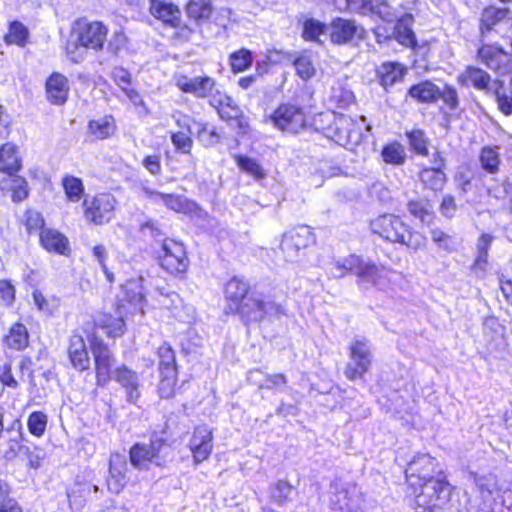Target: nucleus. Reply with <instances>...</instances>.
<instances>
[{"instance_id":"f257e3e1","label":"nucleus","mask_w":512,"mask_h":512,"mask_svg":"<svg viewBox=\"0 0 512 512\" xmlns=\"http://www.w3.org/2000/svg\"><path fill=\"white\" fill-rule=\"evenodd\" d=\"M371 231L390 243H398L413 250L425 246L426 238L413 231L400 217L394 214L379 215L370 222Z\"/></svg>"},{"instance_id":"f03ea898","label":"nucleus","mask_w":512,"mask_h":512,"mask_svg":"<svg viewBox=\"0 0 512 512\" xmlns=\"http://www.w3.org/2000/svg\"><path fill=\"white\" fill-rule=\"evenodd\" d=\"M410 491L414 496L417 512H439L448 506L453 487L442 474Z\"/></svg>"},{"instance_id":"7ed1b4c3","label":"nucleus","mask_w":512,"mask_h":512,"mask_svg":"<svg viewBox=\"0 0 512 512\" xmlns=\"http://www.w3.org/2000/svg\"><path fill=\"white\" fill-rule=\"evenodd\" d=\"M231 312L238 314L245 325L260 322L266 316L280 317L284 314L282 305L265 299L261 294L253 291Z\"/></svg>"},{"instance_id":"20e7f679","label":"nucleus","mask_w":512,"mask_h":512,"mask_svg":"<svg viewBox=\"0 0 512 512\" xmlns=\"http://www.w3.org/2000/svg\"><path fill=\"white\" fill-rule=\"evenodd\" d=\"M439 463L426 453L415 455L407 464L405 470L406 482L409 490L419 488L420 485L442 475Z\"/></svg>"},{"instance_id":"39448f33","label":"nucleus","mask_w":512,"mask_h":512,"mask_svg":"<svg viewBox=\"0 0 512 512\" xmlns=\"http://www.w3.org/2000/svg\"><path fill=\"white\" fill-rule=\"evenodd\" d=\"M91 351L95 363L96 383L104 387L112 380L116 357L108 345L98 338H94L91 342Z\"/></svg>"},{"instance_id":"423d86ee","label":"nucleus","mask_w":512,"mask_h":512,"mask_svg":"<svg viewBox=\"0 0 512 512\" xmlns=\"http://www.w3.org/2000/svg\"><path fill=\"white\" fill-rule=\"evenodd\" d=\"M314 235L307 225H299L285 232L280 248L287 261H296L301 250L314 242Z\"/></svg>"},{"instance_id":"0eeeda50","label":"nucleus","mask_w":512,"mask_h":512,"mask_svg":"<svg viewBox=\"0 0 512 512\" xmlns=\"http://www.w3.org/2000/svg\"><path fill=\"white\" fill-rule=\"evenodd\" d=\"M270 119L276 128L291 134L298 133L306 125L303 109L293 104H281Z\"/></svg>"},{"instance_id":"6e6552de","label":"nucleus","mask_w":512,"mask_h":512,"mask_svg":"<svg viewBox=\"0 0 512 512\" xmlns=\"http://www.w3.org/2000/svg\"><path fill=\"white\" fill-rule=\"evenodd\" d=\"M75 32L80 46L100 51L103 49L108 29L100 21L89 22L82 19L77 21Z\"/></svg>"},{"instance_id":"1a4fd4ad","label":"nucleus","mask_w":512,"mask_h":512,"mask_svg":"<svg viewBox=\"0 0 512 512\" xmlns=\"http://www.w3.org/2000/svg\"><path fill=\"white\" fill-rule=\"evenodd\" d=\"M159 261L161 267L172 275L184 274L189 264L184 246L172 240H164Z\"/></svg>"},{"instance_id":"9d476101","label":"nucleus","mask_w":512,"mask_h":512,"mask_svg":"<svg viewBox=\"0 0 512 512\" xmlns=\"http://www.w3.org/2000/svg\"><path fill=\"white\" fill-rule=\"evenodd\" d=\"M116 200L107 193L98 194L83 202L85 218L96 225H102L112 219Z\"/></svg>"},{"instance_id":"9b49d317","label":"nucleus","mask_w":512,"mask_h":512,"mask_svg":"<svg viewBox=\"0 0 512 512\" xmlns=\"http://www.w3.org/2000/svg\"><path fill=\"white\" fill-rule=\"evenodd\" d=\"M478 57L485 66L499 74L512 70V56L497 45H482Z\"/></svg>"},{"instance_id":"f8f14e48","label":"nucleus","mask_w":512,"mask_h":512,"mask_svg":"<svg viewBox=\"0 0 512 512\" xmlns=\"http://www.w3.org/2000/svg\"><path fill=\"white\" fill-rule=\"evenodd\" d=\"M213 433L207 425H200L194 428L189 441V447L196 464L207 460L213 450Z\"/></svg>"},{"instance_id":"ddd939ff","label":"nucleus","mask_w":512,"mask_h":512,"mask_svg":"<svg viewBox=\"0 0 512 512\" xmlns=\"http://www.w3.org/2000/svg\"><path fill=\"white\" fill-rule=\"evenodd\" d=\"M112 380L116 381L126 393V399L131 404H136L141 396V381L139 374L122 364L114 369Z\"/></svg>"},{"instance_id":"4468645a","label":"nucleus","mask_w":512,"mask_h":512,"mask_svg":"<svg viewBox=\"0 0 512 512\" xmlns=\"http://www.w3.org/2000/svg\"><path fill=\"white\" fill-rule=\"evenodd\" d=\"M149 11L151 15L160 20L163 24L178 28L182 23V12L180 8L166 0H149Z\"/></svg>"},{"instance_id":"2eb2a0df","label":"nucleus","mask_w":512,"mask_h":512,"mask_svg":"<svg viewBox=\"0 0 512 512\" xmlns=\"http://www.w3.org/2000/svg\"><path fill=\"white\" fill-rule=\"evenodd\" d=\"M178 85L183 92L193 94L197 98L211 97L213 99L219 91L216 87V81L209 76L185 78Z\"/></svg>"},{"instance_id":"dca6fc26","label":"nucleus","mask_w":512,"mask_h":512,"mask_svg":"<svg viewBox=\"0 0 512 512\" xmlns=\"http://www.w3.org/2000/svg\"><path fill=\"white\" fill-rule=\"evenodd\" d=\"M67 352L70 363L74 369L80 372L89 369L90 357L85 340L81 335H71Z\"/></svg>"},{"instance_id":"f3484780","label":"nucleus","mask_w":512,"mask_h":512,"mask_svg":"<svg viewBox=\"0 0 512 512\" xmlns=\"http://www.w3.org/2000/svg\"><path fill=\"white\" fill-rule=\"evenodd\" d=\"M185 12L189 20L196 26L212 21L216 12L211 0H189L185 5Z\"/></svg>"},{"instance_id":"a211bd4d","label":"nucleus","mask_w":512,"mask_h":512,"mask_svg":"<svg viewBox=\"0 0 512 512\" xmlns=\"http://www.w3.org/2000/svg\"><path fill=\"white\" fill-rule=\"evenodd\" d=\"M68 79L57 72H54L46 81V94L48 100L55 105H61L68 98Z\"/></svg>"},{"instance_id":"6ab92c4d","label":"nucleus","mask_w":512,"mask_h":512,"mask_svg":"<svg viewBox=\"0 0 512 512\" xmlns=\"http://www.w3.org/2000/svg\"><path fill=\"white\" fill-rule=\"evenodd\" d=\"M151 458H153V464L158 467H164L173 458V449L168 443L167 439L159 435L157 432H153L150 436V442L147 444Z\"/></svg>"},{"instance_id":"aec40b11","label":"nucleus","mask_w":512,"mask_h":512,"mask_svg":"<svg viewBox=\"0 0 512 512\" xmlns=\"http://www.w3.org/2000/svg\"><path fill=\"white\" fill-rule=\"evenodd\" d=\"M250 285L247 281L240 277H233L225 286V297L229 302L228 308L232 311L236 308L244 298L250 294Z\"/></svg>"},{"instance_id":"412c9836","label":"nucleus","mask_w":512,"mask_h":512,"mask_svg":"<svg viewBox=\"0 0 512 512\" xmlns=\"http://www.w3.org/2000/svg\"><path fill=\"white\" fill-rule=\"evenodd\" d=\"M42 246L50 252L67 255L69 252L68 239L60 232L52 229H42L40 232Z\"/></svg>"},{"instance_id":"4be33fe9","label":"nucleus","mask_w":512,"mask_h":512,"mask_svg":"<svg viewBox=\"0 0 512 512\" xmlns=\"http://www.w3.org/2000/svg\"><path fill=\"white\" fill-rule=\"evenodd\" d=\"M210 104L217 109L220 118L224 121H231L239 117L242 112L231 96L222 94L220 91H217V96L211 99Z\"/></svg>"},{"instance_id":"5701e85b","label":"nucleus","mask_w":512,"mask_h":512,"mask_svg":"<svg viewBox=\"0 0 512 512\" xmlns=\"http://www.w3.org/2000/svg\"><path fill=\"white\" fill-rule=\"evenodd\" d=\"M127 470L126 460L120 455L110 459L108 488L114 493H119L125 485V473Z\"/></svg>"},{"instance_id":"b1692460","label":"nucleus","mask_w":512,"mask_h":512,"mask_svg":"<svg viewBox=\"0 0 512 512\" xmlns=\"http://www.w3.org/2000/svg\"><path fill=\"white\" fill-rule=\"evenodd\" d=\"M0 189L11 192L14 202H20L28 197V184L25 178L16 176L15 173L6 175L0 180Z\"/></svg>"},{"instance_id":"393cba45","label":"nucleus","mask_w":512,"mask_h":512,"mask_svg":"<svg viewBox=\"0 0 512 512\" xmlns=\"http://www.w3.org/2000/svg\"><path fill=\"white\" fill-rule=\"evenodd\" d=\"M21 168L17 146L7 142L0 147V172L10 175Z\"/></svg>"},{"instance_id":"a878e982","label":"nucleus","mask_w":512,"mask_h":512,"mask_svg":"<svg viewBox=\"0 0 512 512\" xmlns=\"http://www.w3.org/2000/svg\"><path fill=\"white\" fill-rule=\"evenodd\" d=\"M509 15L508 8H498L495 6L483 9L480 18V30L483 36L492 31L497 25L507 19Z\"/></svg>"},{"instance_id":"bb28decb","label":"nucleus","mask_w":512,"mask_h":512,"mask_svg":"<svg viewBox=\"0 0 512 512\" xmlns=\"http://www.w3.org/2000/svg\"><path fill=\"white\" fill-rule=\"evenodd\" d=\"M142 191L144 195L155 203H163L167 208L181 212L186 207V199L182 196L175 194H165L159 191H155L149 187H143Z\"/></svg>"},{"instance_id":"cd10ccee","label":"nucleus","mask_w":512,"mask_h":512,"mask_svg":"<svg viewBox=\"0 0 512 512\" xmlns=\"http://www.w3.org/2000/svg\"><path fill=\"white\" fill-rule=\"evenodd\" d=\"M459 79L463 84L472 85L478 90L490 91L493 89V86H490V75L480 68H466V70L459 76Z\"/></svg>"},{"instance_id":"c85d7f7f","label":"nucleus","mask_w":512,"mask_h":512,"mask_svg":"<svg viewBox=\"0 0 512 512\" xmlns=\"http://www.w3.org/2000/svg\"><path fill=\"white\" fill-rule=\"evenodd\" d=\"M354 378L365 373L372 363L370 346L365 341L354 342Z\"/></svg>"},{"instance_id":"c756f323","label":"nucleus","mask_w":512,"mask_h":512,"mask_svg":"<svg viewBox=\"0 0 512 512\" xmlns=\"http://www.w3.org/2000/svg\"><path fill=\"white\" fill-rule=\"evenodd\" d=\"M354 274L358 277L359 285H380V271L374 264L361 260H357V263L354 261Z\"/></svg>"},{"instance_id":"7c9ffc66","label":"nucleus","mask_w":512,"mask_h":512,"mask_svg":"<svg viewBox=\"0 0 512 512\" xmlns=\"http://www.w3.org/2000/svg\"><path fill=\"white\" fill-rule=\"evenodd\" d=\"M96 325L110 338L120 337L126 331L125 321L121 316L103 314L97 318Z\"/></svg>"},{"instance_id":"2f4dec72","label":"nucleus","mask_w":512,"mask_h":512,"mask_svg":"<svg viewBox=\"0 0 512 512\" xmlns=\"http://www.w3.org/2000/svg\"><path fill=\"white\" fill-rule=\"evenodd\" d=\"M88 129L96 139L103 140L112 136L116 131L115 120L111 115H105L99 119L90 120Z\"/></svg>"},{"instance_id":"473e14b6","label":"nucleus","mask_w":512,"mask_h":512,"mask_svg":"<svg viewBox=\"0 0 512 512\" xmlns=\"http://www.w3.org/2000/svg\"><path fill=\"white\" fill-rule=\"evenodd\" d=\"M129 460L131 465L138 470H148L150 464H153L150 449L144 443H135L130 448Z\"/></svg>"},{"instance_id":"72a5a7b5","label":"nucleus","mask_w":512,"mask_h":512,"mask_svg":"<svg viewBox=\"0 0 512 512\" xmlns=\"http://www.w3.org/2000/svg\"><path fill=\"white\" fill-rule=\"evenodd\" d=\"M4 342L14 350H22L28 346L29 334L26 326L22 323H14L5 336Z\"/></svg>"},{"instance_id":"f704fd0d","label":"nucleus","mask_w":512,"mask_h":512,"mask_svg":"<svg viewBox=\"0 0 512 512\" xmlns=\"http://www.w3.org/2000/svg\"><path fill=\"white\" fill-rule=\"evenodd\" d=\"M413 16L405 14L395 25L394 38L402 45L413 46L416 43L414 32L411 29Z\"/></svg>"},{"instance_id":"c9c22d12","label":"nucleus","mask_w":512,"mask_h":512,"mask_svg":"<svg viewBox=\"0 0 512 512\" xmlns=\"http://www.w3.org/2000/svg\"><path fill=\"white\" fill-rule=\"evenodd\" d=\"M381 157L386 164L401 166L406 162L407 152L401 143L393 141L383 146Z\"/></svg>"},{"instance_id":"e433bc0d","label":"nucleus","mask_w":512,"mask_h":512,"mask_svg":"<svg viewBox=\"0 0 512 512\" xmlns=\"http://www.w3.org/2000/svg\"><path fill=\"white\" fill-rule=\"evenodd\" d=\"M409 95L420 102H433L440 96L439 88L430 81H424L412 86Z\"/></svg>"},{"instance_id":"4c0bfd02","label":"nucleus","mask_w":512,"mask_h":512,"mask_svg":"<svg viewBox=\"0 0 512 512\" xmlns=\"http://www.w3.org/2000/svg\"><path fill=\"white\" fill-rule=\"evenodd\" d=\"M328 33V27L326 24L310 18L307 19L303 24L302 37L306 41L315 42L317 44H323L324 41L321 39L322 36L326 37Z\"/></svg>"},{"instance_id":"58836bf2","label":"nucleus","mask_w":512,"mask_h":512,"mask_svg":"<svg viewBox=\"0 0 512 512\" xmlns=\"http://www.w3.org/2000/svg\"><path fill=\"white\" fill-rule=\"evenodd\" d=\"M419 178L427 188L434 191L442 190L446 183V175L439 167L423 169Z\"/></svg>"},{"instance_id":"ea45409f","label":"nucleus","mask_w":512,"mask_h":512,"mask_svg":"<svg viewBox=\"0 0 512 512\" xmlns=\"http://www.w3.org/2000/svg\"><path fill=\"white\" fill-rule=\"evenodd\" d=\"M295 488L286 480H279L270 488V498L278 506H284L293 500Z\"/></svg>"},{"instance_id":"a19ab883","label":"nucleus","mask_w":512,"mask_h":512,"mask_svg":"<svg viewBox=\"0 0 512 512\" xmlns=\"http://www.w3.org/2000/svg\"><path fill=\"white\" fill-rule=\"evenodd\" d=\"M405 74V68L398 63H384L379 69L381 84L387 88L400 81Z\"/></svg>"},{"instance_id":"79ce46f5","label":"nucleus","mask_w":512,"mask_h":512,"mask_svg":"<svg viewBox=\"0 0 512 512\" xmlns=\"http://www.w3.org/2000/svg\"><path fill=\"white\" fill-rule=\"evenodd\" d=\"M493 91L499 110L506 116L512 114V89L500 81L493 82Z\"/></svg>"},{"instance_id":"37998d69","label":"nucleus","mask_w":512,"mask_h":512,"mask_svg":"<svg viewBox=\"0 0 512 512\" xmlns=\"http://www.w3.org/2000/svg\"><path fill=\"white\" fill-rule=\"evenodd\" d=\"M479 160L481 167L491 174L498 171L501 162L498 149L490 146H485L481 149Z\"/></svg>"},{"instance_id":"c03bdc74","label":"nucleus","mask_w":512,"mask_h":512,"mask_svg":"<svg viewBox=\"0 0 512 512\" xmlns=\"http://www.w3.org/2000/svg\"><path fill=\"white\" fill-rule=\"evenodd\" d=\"M352 39V23L341 18L332 22L331 40L334 43L342 44Z\"/></svg>"},{"instance_id":"a18cd8bd","label":"nucleus","mask_w":512,"mask_h":512,"mask_svg":"<svg viewBox=\"0 0 512 512\" xmlns=\"http://www.w3.org/2000/svg\"><path fill=\"white\" fill-rule=\"evenodd\" d=\"M177 374V370H172L170 368H168V371L160 372L158 393L161 398L169 399L174 396Z\"/></svg>"},{"instance_id":"49530a36","label":"nucleus","mask_w":512,"mask_h":512,"mask_svg":"<svg viewBox=\"0 0 512 512\" xmlns=\"http://www.w3.org/2000/svg\"><path fill=\"white\" fill-rule=\"evenodd\" d=\"M29 36L28 28L19 21H12L9 25V31L5 35V41L8 44H16L23 47Z\"/></svg>"},{"instance_id":"de8ad7c7","label":"nucleus","mask_w":512,"mask_h":512,"mask_svg":"<svg viewBox=\"0 0 512 512\" xmlns=\"http://www.w3.org/2000/svg\"><path fill=\"white\" fill-rule=\"evenodd\" d=\"M231 69L234 73H240L247 70L253 63V57L250 50L242 48L233 52L229 57Z\"/></svg>"},{"instance_id":"09e8293b","label":"nucleus","mask_w":512,"mask_h":512,"mask_svg":"<svg viewBox=\"0 0 512 512\" xmlns=\"http://www.w3.org/2000/svg\"><path fill=\"white\" fill-rule=\"evenodd\" d=\"M408 210L412 216L419 219L422 223L429 224L433 219L432 207L425 200H411L408 203Z\"/></svg>"},{"instance_id":"8fccbe9b","label":"nucleus","mask_w":512,"mask_h":512,"mask_svg":"<svg viewBox=\"0 0 512 512\" xmlns=\"http://www.w3.org/2000/svg\"><path fill=\"white\" fill-rule=\"evenodd\" d=\"M62 185L67 198L72 202H78L83 193L84 185L80 178L74 176H65L62 180Z\"/></svg>"},{"instance_id":"3c124183","label":"nucleus","mask_w":512,"mask_h":512,"mask_svg":"<svg viewBox=\"0 0 512 512\" xmlns=\"http://www.w3.org/2000/svg\"><path fill=\"white\" fill-rule=\"evenodd\" d=\"M197 139L205 147H212L221 142V135L216 128L207 123H198Z\"/></svg>"},{"instance_id":"603ef678","label":"nucleus","mask_w":512,"mask_h":512,"mask_svg":"<svg viewBox=\"0 0 512 512\" xmlns=\"http://www.w3.org/2000/svg\"><path fill=\"white\" fill-rule=\"evenodd\" d=\"M143 282V277H139L138 279L129 280L125 286L128 301L135 306H140L144 300Z\"/></svg>"},{"instance_id":"864d4df0","label":"nucleus","mask_w":512,"mask_h":512,"mask_svg":"<svg viewBox=\"0 0 512 512\" xmlns=\"http://www.w3.org/2000/svg\"><path fill=\"white\" fill-rule=\"evenodd\" d=\"M470 478H472L473 482L482 494L483 501L491 500L492 493L496 489L495 477L492 475L481 476L476 473H470Z\"/></svg>"},{"instance_id":"5fc2aeb1","label":"nucleus","mask_w":512,"mask_h":512,"mask_svg":"<svg viewBox=\"0 0 512 512\" xmlns=\"http://www.w3.org/2000/svg\"><path fill=\"white\" fill-rule=\"evenodd\" d=\"M235 160L241 170L252 175L255 179H263L265 177L266 174L263 168L255 159L244 155H237Z\"/></svg>"},{"instance_id":"6e6d98bb","label":"nucleus","mask_w":512,"mask_h":512,"mask_svg":"<svg viewBox=\"0 0 512 512\" xmlns=\"http://www.w3.org/2000/svg\"><path fill=\"white\" fill-rule=\"evenodd\" d=\"M409 145L416 154L427 156L429 139L426 137L424 131L416 129L407 133Z\"/></svg>"},{"instance_id":"4d7b16f0","label":"nucleus","mask_w":512,"mask_h":512,"mask_svg":"<svg viewBox=\"0 0 512 512\" xmlns=\"http://www.w3.org/2000/svg\"><path fill=\"white\" fill-rule=\"evenodd\" d=\"M159 372L168 371V368L177 370L175 352L171 346L164 343L158 348Z\"/></svg>"},{"instance_id":"13d9d810","label":"nucleus","mask_w":512,"mask_h":512,"mask_svg":"<svg viewBox=\"0 0 512 512\" xmlns=\"http://www.w3.org/2000/svg\"><path fill=\"white\" fill-rule=\"evenodd\" d=\"M27 426L32 435L42 436L47 426V415L40 411L32 412L28 417Z\"/></svg>"},{"instance_id":"bf43d9fd","label":"nucleus","mask_w":512,"mask_h":512,"mask_svg":"<svg viewBox=\"0 0 512 512\" xmlns=\"http://www.w3.org/2000/svg\"><path fill=\"white\" fill-rule=\"evenodd\" d=\"M190 133L178 131L171 133V142L177 151L183 154H189L193 146V140Z\"/></svg>"},{"instance_id":"052dcab7","label":"nucleus","mask_w":512,"mask_h":512,"mask_svg":"<svg viewBox=\"0 0 512 512\" xmlns=\"http://www.w3.org/2000/svg\"><path fill=\"white\" fill-rule=\"evenodd\" d=\"M385 8L386 5L384 3H374L373 0H354V10H357L360 14L363 15L372 13L379 14L381 17H384L382 9Z\"/></svg>"},{"instance_id":"680f3d73","label":"nucleus","mask_w":512,"mask_h":512,"mask_svg":"<svg viewBox=\"0 0 512 512\" xmlns=\"http://www.w3.org/2000/svg\"><path fill=\"white\" fill-rule=\"evenodd\" d=\"M343 119H339L338 122L335 123V128L333 129V134L329 135V137L338 145L343 146L347 149L350 145L351 138V130L348 128H343L342 125Z\"/></svg>"},{"instance_id":"e2e57ef3","label":"nucleus","mask_w":512,"mask_h":512,"mask_svg":"<svg viewBox=\"0 0 512 512\" xmlns=\"http://www.w3.org/2000/svg\"><path fill=\"white\" fill-rule=\"evenodd\" d=\"M297 74L304 80L310 79L315 74V69L309 57L299 56L294 61Z\"/></svg>"},{"instance_id":"0e129e2a","label":"nucleus","mask_w":512,"mask_h":512,"mask_svg":"<svg viewBox=\"0 0 512 512\" xmlns=\"http://www.w3.org/2000/svg\"><path fill=\"white\" fill-rule=\"evenodd\" d=\"M127 37L122 31H116L110 38L107 51L114 56H118L119 53L126 47Z\"/></svg>"},{"instance_id":"69168bd1","label":"nucleus","mask_w":512,"mask_h":512,"mask_svg":"<svg viewBox=\"0 0 512 512\" xmlns=\"http://www.w3.org/2000/svg\"><path fill=\"white\" fill-rule=\"evenodd\" d=\"M0 297L7 306H11L15 300V288L8 280H0Z\"/></svg>"},{"instance_id":"338daca9","label":"nucleus","mask_w":512,"mask_h":512,"mask_svg":"<svg viewBox=\"0 0 512 512\" xmlns=\"http://www.w3.org/2000/svg\"><path fill=\"white\" fill-rule=\"evenodd\" d=\"M114 82L122 89L131 84V74L123 67H115L111 73Z\"/></svg>"},{"instance_id":"774afa93","label":"nucleus","mask_w":512,"mask_h":512,"mask_svg":"<svg viewBox=\"0 0 512 512\" xmlns=\"http://www.w3.org/2000/svg\"><path fill=\"white\" fill-rule=\"evenodd\" d=\"M431 239L434 243H436L440 248H443L447 251H451V237L443 232L440 229L431 230Z\"/></svg>"}]
</instances>
